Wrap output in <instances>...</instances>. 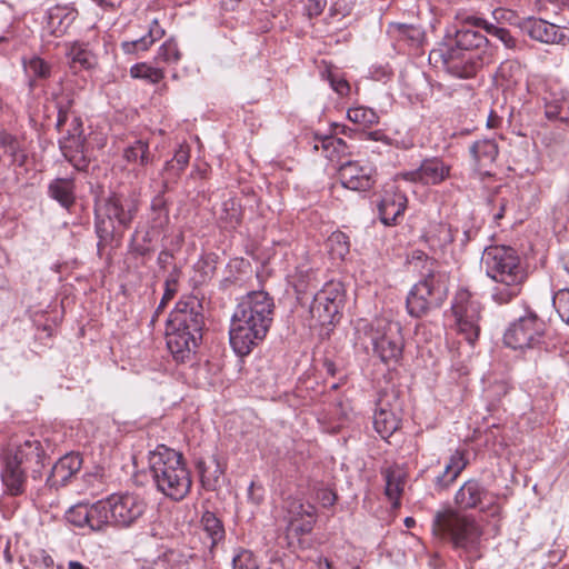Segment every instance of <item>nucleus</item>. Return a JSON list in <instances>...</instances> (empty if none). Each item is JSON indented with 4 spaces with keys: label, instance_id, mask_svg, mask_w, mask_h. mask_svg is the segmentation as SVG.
I'll return each mask as SVG.
<instances>
[{
    "label": "nucleus",
    "instance_id": "1",
    "mask_svg": "<svg viewBox=\"0 0 569 569\" xmlns=\"http://www.w3.org/2000/svg\"><path fill=\"white\" fill-rule=\"evenodd\" d=\"M455 21V33L447 34L443 42L431 50L429 59L436 63L441 62L452 77L470 79L491 60L489 40L481 32L485 18L467 10H459Z\"/></svg>",
    "mask_w": 569,
    "mask_h": 569
},
{
    "label": "nucleus",
    "instance_id": "2",
    "mask_svg": "<svg viewBox=\"0 0 569 569\" xmlns=\"http://www.w3.org/2000/svg\"><path fill=\"white\" fill-rule=\"evenodd\" d=\"M274 302L263 290L247 293L237 305L230 325V345L246 356L267 337L273 321Z\"/></svg>",
    "mask_w": 569,
    "mask_h": 569
},
{
    "label": "nucleus",
    "instance_id": "3",
    "mask_svg": "<svg viewBox=\"0 0 569 569\" xmlns=\"http://www.w3.org/2000/svg\"><path fill=\"white\" fill-rule=\"evenodd\" d=\"M167 347L178 362H186L202 339L204 327L203 307L194 296H183L176 303L168 320Z\"/></svg>",
    "mask_w": 569,
    "mask_h": 569
},
{
    "label": "nucleus",
    "instance_id": "4",
    "mask_svg": "<svg viewBox=\"0 0 569 569\" xmlns=\"http://www.w3.org/2000/svg\"><path fill=\"white\" fill-rule=\"evenodd\" d=\"M481 261L488 277L495 281L491 298L507 305L518 297L528 273L518 252L508 246H490L483 250Z\"/></svg>",
    "mask_w": 569,
    "mask_h": 569
},
{
    "label": "nucleus",
    "instance_id": "5",
    "mask_svg": "<svg viewBox=\"0 0 569 569\" xmlns=\"http://www.w3.org/2000/svg\"><path fill=\"white\" fill-rule=\"evenodd\" d=\"M149 468L157 489L166 497L180 501L190 492L192 479L180 452L160 445L149 455Z\"/></svg>",
    "mask_w": 569,
    "mask_h": 569
},
{
    "label": "nucleus",
    "instance_id": "6",
    "mask_svg": "<svg viewBox=\"0 0 569 569\" xmlns=\"http://www.w3.org/2000/svg\"><path fill=\"white\" fill-rule=\"evenodd\" d=\"M46 452L39 440H26L12 452L3 457L1 481L4 491L13 497L20 496L26 490L27 472L37 479L44 467Z\"/></svg>",
    "mask_w": 569,
    "mask_h": 569
},
{
    "label": "nucleus",
    "instance_id": "7",
    "mask_svg": "<svg viewBox=\"0 0 569 569\" xmlns=\"http://www.w3.org/2000/svg\"><path fill=\"white\" fill-rule=\"evenodd\" d=\"M449 274L433 259H426L422 278L407 297V310L412 317H422L439 308L448 296Z\"/></svg>",
    "mask_w": 569,
    "mask_h": 569
},
{
    "label": "nucleus",
    "instance_id": "8",
    "mask_svg": "<svg viewBox=\"0 0 569 569\" xmlns=\"http://www.w3.org/2000/svg\"><path fill=\"white\" fill-rule=\"evenodd\" d=\"M138 200L131 196L112 193L96 207L98 246L121 238L138 212Z\"/></svg>",
    "mask_w": 569,
    "mask_h": 569
},
{
    "label": "nucleus",
    "instance_id": "9",
    "mask_svg": "<svg viewBox=\"0 0 569 569\" xmlns=\"http://www.w3.org/2000/svg\"><path fill=\"white\" fill-rule=\"evenodd\" d=\"M436 538L447 540L455 549L462 550L470 558H479L482 530L478 522L453 510L439 511L432 521Z\"/></svg>",
    "mask_w": 569,
    "mask_h": 569
},
{
    "label": "nucleus",
    "instance_id": "10",
    "mask_svg": "<svg viewBox=\"0 0 569 569\" xmlns=\"http://www.w3.org/2000/svg\"><path fill=\"white\" fill-rule=\"evenodd\" d=\"M370 338L373 353L387 366L400 363L403 353L405 341L401 335V326L386 318L375 319L367 332Z\"/></svg>",
    "mask_w": 569,
    "mask_h": 569
},
{
    "label": "nucleus",
    "instance_id": "11",
    "mask_svg": "<svg viewBox=\"0 0 569 569\" xmlns=\"http://www.w3.org/2000/svg\"><path fill=\"white\" fill-rule=\"evenodd\" d=\"M456 330L469 345H473L481 330L483 306L465 288L459 289L451 303Z\"/></svg>",
    "mask_w": 569,
    "mask_h": 569
},
{
    "label": "nucleus",
    "instance_id": "12",
    "mask_svg": "<svg viewBox=\"0 0 569 569\" xmlns=\"http://www.w3.org/2000/svg\"><path fill=\"white\" fill-rule=\"evenodd\" d=\"M104 529L108 526L129 528L146 512L147 503L134 493H113L100 500Z\"/></svg>",
    "mask_w": 569,
    "mask_h": 569
},
{
    "label": "nucleus",
    "instance_id": "13",
    "mask_svg": "<svg viewBox=\"0 0 569 569\" xmlns=\"http://www.w3.org/2000/svg\"><path fill=\"white\" fill-rule=\"evenodd\" d=\"M545 333V321L529 311L508 327L503 341L512 349L535 348L542 343Z\"/></svg>",
    "mask_w": 569,
    "mask_h": 569
},
{
    "label": "nucleus",
    "instance_id": "14",
    "mask_svg": "<svg viewBox=\"0 0 569 569\" xmlns=\"http://www.w3.org/2000/svg\"><path fill=\"white\" fill-rule=\"evenodd\" d=\"M71 104L72 101L69 98H61L56 106L58 109L56 128L63 134L59 143L66 157L70 151H81L84 142L82 120L71 111Z\"/></svg>",
    "mask_w": 569,
    "mask_h": 569
},
{
    "label": "nucleus",
    "instance_id": "15",
    "mask_svg": "<svg viewBox=\"0 0 569 569\" xmlns=\"http://www.w3.org/2000/svg\"><path fill=\"white\" fill-rule=\"evenodd\" d=\"M345 301V292L340 282L330 281L315 295L310 311L322 323H332L339 315Z\"/></svg>",
    "mask_w": 569,
    "mask_h": 569
},
{
    "label": "nucleus",
    "instance_id": "16",
    "mask_svg": "<svg viewBox=\"0 0 569 569\" xmlns=\"http://www.w3.org/2000/svg\"><path fill=\"white\" fill-rule=\"evenodd\" d=\"M289 527L299 536L312 531L317 519V509L301 499H288L286 502Z\"/></svg>",
    "mask_w": 569,
    "mask_h": 569
},
{
    "label": "nucleus",
    "instance_id": "17",
    "mask_svg": "<svg viewBox=\"0 0 569 569\" xmlns=\"http://www.w3.org/2000/svg\"><path fill=\"white\" fill-rule=\"evenodd\" d=\"M373 172L370 164L347 161L340 166L338 174L345 188L353 191H367L375 183Z\"/></svg>",
    "mask_w": 569,
    "mask_h": 569
},
{
    "label": "nucleus",
    "instance_id": "18",
    "mask_svg": "<svg viewBox=\"0 0 569 569\" xmlns=\"http://www.w3.org/2000/svg\"><path fill=\"white\" fill-rule=\"evenodd\" d=\"M450 174V166L439 158L425 159L419 168L401 174L406 181L419 182L422 184H439Z\"/></svg>",
    "mask_w": 569,
    "mask_h": 569
},
{
    "label": "nucleus",
    "instance_id": "19",
    "mask_svg": "<svg viewBox=\"0 0 569 569\" xmlns=\"http://www.w3.org/2000/svg\"><path fill=\"white\" fill-rule=\"evenodd\" d=\"M521 29L531 39L543 43H566V41H569V29H561L543 19L528 18L522 22Z\"/></svg>",
    "mask_w": 569,
    "mask_h": 569
},
{
    "label": "nucleus",
    "instance_id": "20",
    "mask_svg": "<svg viewBox=\"0 0 569 569\" xmlns=\"http://www.w3.org/2000/svg\"><path fill=\"white\" fill-rule=\"evenodd\" d=\"M408 204V198L403 191L392 187L387 189L378 203L380 221L385 226H395L398 218L401 217Z\"/></svg>",
    "mask_w": 569,
    "mask_h": 569
},
{
    "label": "nucleus",
    "instance_id": "21",
    "mask_svg": "<svg viewBox=\"0 0 569 569\" xmlns=\"http://www.w3.org/2000/svg\"><path fill=\"white\" fill-rule=\"evenodd\" d=\"M67 517L69 522L79 528L89 527L92 531L104 529L100 500L91 506L78 505L72 507Z\"/></svg>",
    "mask_w": 569,
    "mask_h": 569
},
{
    "label": "nucleus",
    "instance_id": "22",
    "mask_svg": "<svg viewBox=\"0 0 569 569\" xmlns=\"http://www.w3.org/2000/svg\"><path fill=\"white\" fill-rule=\"evenodd\" d=\"M82 459L78 453H68L60 458L51 469L47 483L52 488L66 486L81 469Z\"/></svg>",
    "mask_w": 569,
    "mask_h": 569
},
{
    "label": "nucleus",
    "instance_id": "23",
    "mask_svg": "<svg viewBox=\"0 0 569 569\" xmlns=\"http://www.w3.org/2000/svg\"><path fill=\"white\" fill-rule=\"evenodd\" d=\"M488 495V490L479 480L469 479L456 492L455 503L462 510L480 508Z\"/></svg>",
    "mask_w": 569,
    "mask_h": 569
},
{
    "label": "nucleus",
    "instance_id": "24",
    "mask_svg": "<svg viewBox=\"0 0 569 569\" xmlns=\"http://www.w3.org/2000/svg\"><path fill=\"white\" fill-rule=\"evenodd\" d=\"M469 460L466 450H456L449 458L443 471L436 477L435 486L439 490L449 488L466 469Z\"/></svg>",
    "mask_w": 569,
    "mask_h": 569
},
{
    "label": "nucleus",
    "instance_id": "25",
    "mask_svg": "<svg viewBox=\"0 0 569 569\" xmlns=\"http://www.w3.org/2000/svg\"><path fill=\"white\" fill-rule=\"evenodd\" d=\"M22 66L30 91H33L41 81L48 80L52 73L51 63L36 54L23 57Z\"/></svg>",
    "mask_w": 569,
    "mask_h": 569
},
{
    "label": "nucleus",
    "instance_id": "26",
    "mask_svg": "<svg viewBox=\"0 0 569 569\" xmlns=\"http://www.w3.org/2000/svg\"><path fill=\"white\" fill-rule=\"evenodd\" d=\"M48 194L63 209L70 211L76 203V184L71 178H56L48 186Z\"/></svg>",
    "mask_w": 569,
    "mask_h": 569
},
{
    "label": "nucleus",
    "instance_id": "27",
    "mask_svg": "<svg viewBox=\"0 0 569 569\" xmlns=\"http://www.w3.org/2000/svg\"><path fill=\"white\" fill-rule=\"evenodd\" d=\"M399 426L400 419L395 410L389 408L382 401H379L373 416L375 430L382 439H387L399 428Z\"/></svg>",
    "mask_w": 569,
    "mask_h": 569
},
{
    "label": "nucleus",
    "instance_id": "28",
    "mask_svg": "<svg viewBox=\"0 0 569 569\" xmlns=\"http://www.w3.org/2000/svg\"><path fill=\"white\" fill-rule=\"evenodd\" d=\"M197 467L202 486L209 490L216 489L226 471V465L217 455H212L208 462L203 460L198 461Z\"/></svg>",
    "mask_w": 569,
    "mask_h": 569
},
{
    "label": "nucleus",
    "instance_id": "29",
    "mask_svg": "<svg viewBox=\"0 0 569 569\" xmlns=\"http://www.w3.org/2000/svg\"><path fill=\"white\" fill-rule=\"evenodd\" d=\"M382 475L386 480L385 493L392 503V507L398 508L400 506V497L403 492L406 475L403 470L397 466L385 469Z\"/></svg>",
    "mask_w": 569,
    "mask_h": 569
},
{
    "label": "nucleus",
    "instance_id": "30",
    "mask_svg": "<svg viewBox=\"0 0 569 569\" xmlns=\"http://www.w3.org/2000/svg\"><path fill=\"white\" fill-rule=\"evenodd\" d=\"M164 29L159 24L158 20L154 19L149 26L148 33L136 40L123 41L121 48L124 53L132 54L137 51L148 50L156 41L160 40L164 36Z\"/></svg>",
    "mask_w": 569,
    "mask_h": 569
},
{
    "label": "nucleus",
    "instance_id": "31",
    "mask_svg": "<svg viewBox=\"0 0 569 569\" xmlns=\"http://www.w3.org/2000/svg\"><path fill=\"white\" fill-rule=\"evenodd\" d=\"M201 526L204 539L209 541V549L212 552L226 537L222 521L213 512L206 511L201 517Z\"/></svg>",
    "mask_w": 569,
    "mask_h": 569
},
{
    "label": "nucleus",
    "instance_id": "32",
    "mask_svg": "<svg viewBox=\"0 0 569 569\" xmlns=\"http://www.w3.org/2000/svg\"><path fill=\"white\" fill-rule=\"evenodd\" d=\"M162 232L159 229H153V226H149V223L146 227H138L131 239L132 250L139 256L148 254L151 251V244Z\"/></svg>",
    "mask_w": 569,
    "mask_h": 569
},
{
    "label": "nucleus",
    "instance_id": "33",
    "mask_svg": "<svg viewBox=\"0 0 569 569\" xmlns=\"http://www.w3.org/2000/svg\"><path fill=\"white\" fill-rule=\"evenodd\" d=\"M498 152V146L496 141L491 139L476 141L470 147V153L479 168L487 167L495 162Z\"/></svg>",
    "mask_w": 569,
    "mask_h": 569
},
{
    "label": "nucleus",
    "instance_id": "34",
    "mask_svg": "<svg viewBox=\"0 0 569 569\" xmlns=\"http://www.w3.org/2000/svg\"><path fill=\"white\" fill-rule=\"evenodd\" d=\"M67 56L72 68L79 64L80 68L91 69L97 64L96 56L88 48V44L83 42L71 43L68 47Z\"/></svg>",
    "mask_w": 569,
    "mask_h": 569
},
{
    "label": "nucleus",
    "instance_id": "35",
    "mask_svg": "<svg viewBox=\"0 0 569 569\" xmlns=\"http://www.w3.org/2000/svg\"><path fill=\"white\" fill-rule=\"evenodd\" d=\"M150 210L147 223L153 226V229L164 231L169 224L170 218L167 201L162 194H158L152 199Z\"/></svg>",
    "mask_w": 569,
    "mask_h": 569
},
{
    "label": "nucleus",
    "instance_id": "36",
    "mask_svg": "<svg viewBox=\"0 0 569 569\" xmlns=\"http://www.w3.org/2000/svg\"><path fill=\"white\" fill-rule=\"evenodd\" d=\"M425 239L433 250L441 249L453 241V234L450 226L446 223L431 224Z\"/></svg>",
    "mask_w": 569,
    "mask_h": 569
},
{
    "label": "nucleus",
    "instance_id": "37",
    "mask_svg": "<svg viewBox=\"0 0 569 569\" xmlns=\"http://www.w3.org/2000/svg\"><path fill=\"white\" fill-rule=\"evenodd\" d=\"M123 159L128 163H134L144 167L151 161L149 146L142 140H137L133 144L123 150Z\"/></svg>",
    "mask_w": 569,
    "mask_h": 569
},
{
    "label": "nucleus",
    "instance_id": "38",
    "mask_svg": "<svg viewBox=\"0 0 569 569\" xmlns=\"http://www.w3.org/2000/svg\"><path fill=\"white\" fill-rule=\"evenodd\" d=\"M190 159V149L187 144H180L173 158L166 162L164 172L176 179L186 169Z\"/></svg>",
    "mask_w": 569,
    "mask_h": 569
},
{
    "label": "nucleus",
    "instance_id": "39",
    "mask_svg": "<svg viewBox=\"0 0 569 569\" xmlns=\"http://www.w3.org/2000/svg\"><path fill=\"white\" fill-rule=\"evenodd\" d=\"M130 76L134 79H142L149 83L156 84L164 78V71L148 63H136L130 68Z\"/></svg>",
    "mask_w": 569,
    "mask_h": 569
},
{
    "label": "nucleus",
    "instance_id": "40",
    "mask_svg": "<svg viewBox=\"0 0 569 569\" xmlns=\"http://www.w3.org/2000/svg\"><path fill=\"white\" fill-rule=\"evenodd\" d=\"M0 147L4 150L6 153L12 157V161L22 166L26 161V154L20 149V144L16 137L11 133L0 130Z\"/></svg>",
    "mask_w": 569,
    "mask_h": 569
},
{
    "label": "nucleus",
    "instance_id": "41",
    "mask_svg": "<svg viewBox=\"0 0 569 569\" xmlns=\"http://www.w3.org/2000/svg\"><path fill=\"white\" fill-rule=\"evenodd\" d=\"M315 149H321L326 158L333 160L336 156L347 151V144L341 138L325 137L315 144Z\"/></svg>",
    "mask_w": 569,
    "mask_h": 569
},
{
    "label": "nucleus",
    "instance_id": "42",
    "mask_svg": "<svg viewBox=\"0 0 569 569\" xmlns=\"http://www.w3.org/2000/svg\"><path fill=\"white\" fill-rule=\"evenodd\" d=\"M348 119L361 126H372L378 123L379 117L375 110L366 107L350 108L347 112Z\"/></svg>",
    "mask_w": 569,
    "mask_h": 569
},
{
    "label": "nucleus",
    "instance_id": "43",
    "mask_svg": "<svg viewBox=\"0 0 569 569\" xmlns=\"http://www.w3.org/2000/svg\"><path fill=\"white\" fill-rule=\"evenodd\" d=\"M178 279H179V270L174 267L173 270L169 273V276L167 277V279L164 281V293H163L160 305L158 306V308L151 319L152 323L156 321V318L159 316L161 310L166 307L167 302L174 297V295L177 292V287H178Z\"/></svg>",
    "mask_w": 569,
    "mask_h": 569
},
{
    "label": "nucleus",
    "instance_id": "44",
    "mask_svg": "<svg viewBox=\"0 0 569 569\" xmlns=\"http://www.w3.org/2000/svg\"><path fill=\"white\" fill-rule=\"evenodd\" d=\"M181 59V52L174 40H167L158 50L156 61L164 63H177Z\"/></svg>",
    "mask_w": 569,
    "mask_h": 569
},
{
    "label": "nucleus",
    "instance_id": "45",
    "mask_svg": "<svg viewBox=\"0 0 569 569\" xmlns=\"http://www.w3.org/2000/svg\"><path fill=\"white\" fill-rule=\"evenodd\" d=\"M328 247L335 258L343 259L349 252L348 237L343 232H333L328 239Z\"/></svg>",
    "mask_w": 569,
    "mask_h": 569
},
{
    "label": "nucleus",
    "instance_id": "46",
    "mask_svg": "<svg viewBox=\"0 0 569 569\" xmlns=\"http://www.w3.org/2000/svg\"><path fill=\"white\" fill-rule=\"evenodd\" d=\"M232 569H260L252 551L239 549L232 558Z\"/></svg>",
    "mask_w": 569,
    "mask_h": 569
},
{
    "label": "nucleus",
    "instance_id": "47",
    "mask_svg": "<svg viewBox=\"0 0 569 569\" xmlns=\"http://www.w3.org/2000/svg\"><path fill=\"white\" fill-rule=\"evenodd\" d=\"M483 31L499 39L508 49H513L517 40L511 36L510 31L506 28L497 27L485 19Z\"/></svg>",
    "mask_w": 569,
    "mask_h": 569
},
{
    "label": "nucleus",
    "instance_id": "48",
    "mask_svg": "<svg viewBox=\"0 0 569 569\" xmlns=\"http://www.w3.org/2000/svg\"><path fill=\"white\" fill-rule=\"evenodd\" d=\"M552 305L559 317L569 325V289L558 290L553 295Z\"/></svg>",
    "mask_w": 569,
    "mask_h": 569
},
{
    "label": "nucleus",
    "instance_id": "49",
    "mask_svg": "<svg viewBox=\"0 0 569 569\" xmlns=\"http://www.w3.org/2000/svg\"><path fill=\"white\" fill-rule=\"evenodd\" d=\"M565 101L546 102L545 114L548 119H559L562 122L569 123V114L565 112Z\"/></svg>",
    "mask_w": 569,
    "mask_h": 569
},
{
    "label": "nucleus",
    "instance_id": "50",
    "mask_svg": "<svg viewBox=\"0 0 569 569\" xmlns=\"http://www.w3.org/2000/svg\"><path fill=\"white\" fill-rule=\"evenodd\" d=\"M77 16H78V12L73 8L56 7L50 12V20L52 23L54 22V20H59L60 24L66 23V26H69L71 22L74 21Z\"/></svg>",
    "mask_w": 569,
    "mask_h": 569
},
{
    "label": "nucleus",
    "instance_id": "51",
    "mask_svg": "<svg viewBox=\"0 0 569 569\" xmlns=\"http://www.w3.org/2000/svg\"><path fill=\"white\" fill-rule=\"evenodd\" d=\"M327 7V0H303V9L309 19L320 16Z\"/></svg>",
    "mask_w": 569,
    "mask_h": 569
},
{
    "label": "nucleus",
    "instance_id": "52",
    "mask_svg": "<svg viewBox=\"0 0 569 569\" xmlns=\"http://www.w3.org/2000/svg\"><path fill=\"white\" fill-rule=\"evenodd\" d=\"M351 9V0H336L329 9V14L331 18L346 17L350 13Z\"/></svg>",
    "mask_w": 569,
    "mask_h": 569
},
{
    "label": "nucleus",
    "instance_id": "53",
    "mask_svg": "<svg viewBox=\"0 0 569 569\" xmlns=\"http://www.w3.org/2000/svg\"><path fill=\"white\" fill-rule=\"evenodd\" d=\"M329 81H330V86L331 88L340 96H347L350 91V86L348 83V81L342 78V77H338L336 74H330L329 76Z\"/></svg>",
    "mask_w": 569,
    "mask_h": 569
},
{
    "label": "nucleus",
    "instance_id": "54",
    "mask_svg": "<svg viewBox=\"0 0 569 569\" xmlns=\"http://www.w3.org/2000/svg\"><path fill=\"white\" fill-rule=\"evenodd\" d=\"M317 500L322 505V507H332L337 501V495L328 488H320L317 491Z\"/></svg>",
    "mask_w": 569,
    "mask_h": 569
},
{
    "label": "nucleus",
    "instance_id": "55",
    "mask_svg": "<svg viewBox=\"0 0 569 569\" xmlns=\"http://www.w3.org/2000/svg\"><path fill=\"white\" fill-rule=\"evenodd\" d=\"M248 498L254 505H260L263 500V488L251 482L248 489Z\"/></svg>",
    "mask_w": 569,
    "mask_h": 569
},
{
    "label": "nucleus",
    "instance_id": "56",
    "mask_svg": "<svg viewBox=\"0 0 569 569\" xmlns=\"http://www.w3.org/2000/svg\"><path fill=\"white\" fill-rule=\"evenodd\" d=\"M493 207H498V210L493 213V220L499 222L505 217L508 201L505 198H497L492 200Z\"/></svg>",
    "mask_w": 569,
    "mask_h": 569
},
{
    "label": "nucleus",
    "instance_id": "57",
    "mask_svg": "<svg viewBox=\"0 0 569 569\" xmlns=\"http://www.w3.org/2000/svg\"><path fill=\"white\" fill-rule=\"evenodd\" d=\"M173 259L172 253H170L168 250H162L158 254L157 263L160 269H166L167 266L171 264Z\"/></svg>",
    "mask_w": 569,
    "mask_h": 569
},
{
    "label": "nucleus",
    "instance_id": "58",
    "mask_svg": "<svg viewBox=\"0 0 569 569\" xmlns=\"http://www.w3.org/2000/svg\"><path fill=\"white\" fill-rule=\"evenodd\" d=\"M388 144H391V146H395L397 148H400V149H409L411 147H413V141L412 139L410 138H406V139H401V140H397V139H390L388 141Z\"/></svg>",
    "mask_w": 569,
    "mask_h": 569
},
{
    "label": "nucleus",
    "instance_id": "59",
    "mask_svg": "<svg viewBox=\"0 0 569 569\" xmlns=\"http://www.w3.org/2000/svg\"><path fill=\"white\" fill-rule=\"evenodd\" d=\"M368 137H369V139L375 140V141L382 140L387 144H388V141L390 140L387 136H385L380 131H371V132L368 133Z\"/></svg>",
    "mask_w": 569,
    "mask_h": 569
},
{
    "label": "nucleus",
    "instance_id": "60",
    "mask_svg": "<svg viewBox=\"0 0 569 569\" xmlns=\"http://www.w3.org/2000/svg\"><path fill=\"white\" fill-rule=\"evenodd\" d=\"M68 569H90L89 567L84 566L82 562L77 560H70L68 562Z\"/></svg>",
    "mask_w": 569,
    "mask_h": 569
},
{
    "label": "nucleus",
    "instance_id": "61",
    "mask_svg": "<svg viewBox=\"0 0 569 569\" xmlns=\"http://www.w3.org/2000/svg\"><path fill=\"white\" fill-rule=\"evenodd\" d=\"M9 33H10L9 24L6 23L4 27L2 28V32L0 34V43L7 42L9 40V37H8Z\"/></svg>",
    "mask_w": 569,
    "mask_h": 569
},
{
    "label": "nucleus",
    "instance_id": "62",
    "mask_svg": "<svg viewBox=\"0 0 569 569\" xmlns=\"http://www.w3.org/2000/svg\"><path fill=\"white\" fill-rule=\"evenodd\" d=\"M415 523H416V521H415V519H413V518H411V517H407V518L405 519V525H406V527H407V528H411V527H413V525H415Z\"/></svg>",
    "mask_w": 569,
    "mask_h": 569
},
{
    "label": "nucleus",
    "instance_id": "63",
    "mask_svg": "<svg viewBox=\"0 0 569 569\" xmlns=\"http://www.w3.org/2000/svg\"><path fill=\"white\" fill-rule=\"evenodd\" d=\"M326 367H327V371L330 373V375H335V366L332 362H326Z\"/></svg>",
    "mask_w": 569,
    "mask_h": 569
},
{
    "label": "nucleus",
    "instance_id": "64",
    "mask_svg": "<svg viewBox=\"0 0 569 569\" xmlns=\"http://www.w3.org/2000/svg\"><path fill=\"white\" fill-rule=\"evenodd\" d=\"M320 569H332L331 562L328 559H325L323 561V568Z\"/></svg>",
    "mask_w": 569,
    "mask_h": 569
}]
</instances>
